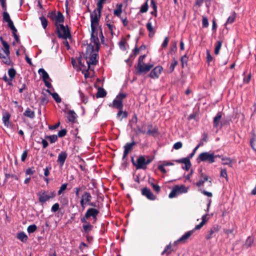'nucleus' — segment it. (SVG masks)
<instances>
[{"mask_svg":"<svg viewBox=\"0 0 256 256\" xmlns=\"http://www.w3.org/2000/svg\"><path fill=\"white\" fill-rule=\"evenodd\" d=\"M152 18H150L148 20V22H147L146 24V27L147 30H148L149 32L154 31V28L152 26V22H150Z\"/></svg>","mask_w":256,"mask_h":256,"instance_id":"nucleus-54","label":"nucleus"},{"mask_svg":"<svg viewBox=\"0 0 256 256\" xmlns=\"http://www.w3.org/2000/svg\"><path fill=\"white\" fill-rule=\"evenodd\" d=\"M184 164V166L182 167V169L185 170L186 171H188L192 166L190 160H188V161H186Z\"/></svg>","mask_w":256,"mask_h":256,"instance_id":"nucleus-59","label":"nucleus"},{"mask_svg":"<svg viewBox=\"0 0 256 256\" xmlns=\"http://www.w3.org/2000/svg\"><path fill=\"white\" fill-rule=\"evenodd\" d=\"M16 238L23 242H26L28 239L27 235L23 232H18Z\"/></svg>","mask_w":256,"mask_h":256,"instance_id":"nucleus-30","label":"nucleus"},{"mask_svg":"<svg viewBox=\"0 0 256 256\" xmlns=\"http://www.w3.org/2000/svg\"><path fill=\"white\" fill-rule=\"evenodd\" d=\"M106 0H98L96 4V10H98V11H102L103 8V4L106 2Z\"/></svg>","mask_w":256,"mask_h":256,"instance_id":"nucleus-42","label":"nucleus"},{"mask_svg":"<svg viewBox=\"0 0 256 256\" xmlns=\"http://www.w3.org/2000/svg\"><path fill=\"white\" fill-rule=\"evenodd\" d=\"M10 178H13L16 180H18V178L16 175L14 174H9L6 173V174H5V179L4 180V182H6L8 179Z\"/></svg>","mask_w":256,"mask_h":256,"instance_id":"nucleus-45","label":"nucleus"},{"mask_svg":"<svg viewBox=\"0 0 256 256\" xmlns=\"http://www.w3.org/2000/svg\"><path fill=\"white\" fill-rule=\"evenodd\" d=\"M177 46H176V42H174L172 44V46H170V50L169 52L168 53V54H172V52H174V54L177 51Z\"/></svg>","mask_w":256,"mask_h":256,"instance_id":"nucleus-49","label":"nucleus"},{"mask_svg":"<svg viewBox=\"0 0 256 256\" xmlns=\"http://www.w3.org/2000/svg\"><path fill=\"white\" fill-rule=\"evenodd\" d=\"M98 54H92L90 57V60L87 62V64L88 68H90V64L96 65L98 62V60L96 59Z\"/></svg>","mask_w":256,"mask_h":256,"instance_id":"nucleus-22","label":"nucleus"},{"mask_svg":"<svg viewBox=\"0 0 256 256\" xmlns=\"http://www.w3.org/2000/svg\"><path fill=\"white\" fill-rule=\"evenodd\" d=\"M46 92H48L52 96V98H54V100L57 103H60L61 102L62 99L56 92L52 93L49 90H47Z\"/></svg>","mask_w":256,"mask_h":256,"instance_id":"nucleus-34","label":"nucleus"},{"mask_svg":"<svg viewBox=\"0 0 256 256\" xmlns=\"http://www.w3.org/2000/svg\"><path fill=\"white\" fill-rule=\"evenodd\" d=\"M194 230H190L186 232L183 236H182L180 238L178 241H180L181 242L184 243L185 241L188 240L193 234Z\"/></svg>","mask_w":256,"mask_h":256,"instance_id":"nucleus-26","label":"nucleus"},{"mask_svg":"<svg viewBox=\"0 0 256 256\" xmlns=\"http://www.w3.org/2000/svg\"><path fill=\"white\" fill-rule=\"evenodd\" d=\"M52 166L50 165H49L48 166H46L45 168L44 169V176L46 177H48L49 176L50 174V171L52 170Z\"/></svg>","mask_w":256,"mask_h":256,"instance_id":"nucleus-57","label":"nucleus"},{"mask_svg":"<svg viewBox=\"0 0 256 256\" xmlns=\"http://www.w3.org/2000/svg\"><path fill=\"white\" fill-rule=\"evenodd\" d=\"M47 17L54 22V26H57L58 24L63 23L64 21V16L60 11L56 10L48 12Z\"/></svg>","mask_w":256,"mask_h":256,"instance_id":"nucleus-3","label":"nucleus"},{"mask_svg":"<svg viewBox=\"0 0 256 256\" xmlns=\"http://www.w3.org/2000/svg\"><path fill=\"white\" fill-rule=\"evenodd\" d=\"M136 142L132 140L130 142H127L124 146V150L122 160L125 162H126V157L128 156V153L133 149L134 146L136 144Z\"/></svg>","mask_w":256,"mask_h":256,"instance_id":"nucleus-7","label":"nucleus"},{"mask_svg":"<svg viewBox=\"0 0 256 256\" xmlns=\"http://www.w3.org/2000/svg\"><path fill=\"white\" fill-rule=\"evenodd\" d=\"M28 150H25L24 151L23 153L22 154V156H21V160L22 162H24L28 156Z\"/></svg>","mask_w":256,"mask_h":256,"instance_id":"nucleus-63","label":"nucleus"},{"mask_svg":"<svg viewBox=\"0 0 256 256\" xmlns=\"http://www.w3.org/2000/svg\"><path fill=\"white\" fill-rule=\"evenodd\" d=\"M101 16V11H98L95 9L90 13V26L92 31L96 30V26L98 25V22Z\"/></svg>","mask_w":256,"mask_h":256,"instance_id":"nucleus-5","label":"nucleus"},{"mask_svg":"<svg viewBox=\"0 0 256 256\" xmlns=\"http://www.w3.org/2000/svg\"><path fill=\"white\" fill-rule=\"evenodd\" d=\"M83 232L85 234H88L90 231L92 230L93 226L90 223H88L87 224H84L82 226Z\"/></svg>","mask_w":256,"mask_h":256,"instance_id":"nucleus-32","label":"nucleus"},{"mask_svg":"<svg viewBox=\"0 0 256 256\" xmlns=\"http://www.w3.org/2000/svg\"><path fill=\"white\" fill-rule=\"evenodd\" d=\"M92 198V196L89 192H84L83 193L80 200V204L83 210L85 208L86 205L91 201Z\"/></svg>","mask_w":256,"mask_h":256,"instance_id":"nucleus-8","label":"nucleus"},{"mask_svg":"<svg viewBox=\"0 0 256 256\" xmlns=\"http://www.w3.org/2000/svg\"><path fill=\"white\" fill-rule=\"evenodd\" d=\"M46 139H48L51 144L54 143L58 140V136L53 134L51 136H45Z\"/></svg>","mask_w":256,"mask_h":256,"instance_id":"nucleus-37","label":"nucleus"},{"mask_svg":"<svg viewBox=\"0 0 256 256\" xmlns=\"http://www.w3.org/2000/svg\"><path fill=\"white\" fill-rule=\"evenodd\" d=\"M67 156L68 154L66 151H62L58 154L57 162L60 164V166H64Z\"/></svg>","mask_w":256,"mask_h":256,"instance_id":"nucleus-18","label":"nucleus"},{"mask_svg":"<svg viewBox=\"0 0 256 256\" xmlns=\"http://www.w3.org/2000/svg\"><path fill=\"white\" fill-rule=\"evenodd\" d=\"M196 160L198 164L202 162L212 164L215 162V160L214 159V152L211 153L207 152H202L199 154Z\"/></svg>","mask_w":256,"mask_h":256,"instance_id":"nucleus-4","label":"nucleus"},{"mask_svg":"<svg viewBox=\"0 0 256 256\" xmlns=\"http://www.w3.org/2000/svg\"><path fill=\"white\" fill-rule=\"evenodd\" d=\"M188 57L187 56V54H186L184 56L181 57L180 62L182 64V68L188 66Z\"/></svg>","mask_w":256,"mask_h":256,"instance_id":"nucleus-35","label":"nucleus"},{"mask_svg":"<svg viewBox=\"0 0 256 256\" xmlns=\"http://www.w3.org/2000/svg\"><path fill=\"white\" fill-rule=\"evenodd\" d=\"M0 40L4 46V49L2 48H1V49L4 50V52L9 53L10 45L6 42L4 40L2 36H0Z\"/></svg>","mask_w":256,"mask_h":256,"instance_id":"nucleus-29","label":"nucleus"},{"mask_svg":"<svg viewBox=\"0 0 256 256\" xmlns=\"http://www.w3.org/2000/svg\"><path fill=\"white\" fill-rule=\"evenodd\" d=\"M108 106L112 108H116L118 110L122 109L124 107L123 101L116 98L113 100L112 103L109 104Z\"/></svg>","mask_w":256,"mask_h":256,"instance_id":"nucleus-16","label":"nucleus"},{"mask_svg":"<svg viewBox=\"0 0 256 256\" xmlns=\"http://www.w3.org/2000/svg\"><path fill=\"white\" fill-rule=\"evenodd\" d=\"M178 64V62L174 58H172V63L171 64L170 66V68H169V70H170V72H169L170 73H172L174 72V68H175V67Z\"/></svg>","mask_w":256,"mask_h":256,"instance_id":"nucleus-40","label":"nucleus"},{"mask_svg":"<svg viewBox=\"0 0 256 256\" xmlns=\"http://www.w3.org/2000/svg\"><path fill=\"white\" fill-rule=\"evenodd\" d=\"M222 40L217 41L216 44L214 48V54L218 55L220 53V50L222 47Z\"/></svg>","mask_w":256,"mask_h":256,"instance_id":"nucleus-36","label":"nucleus"},{"mask_svg":"<svg viewBox=\"0 0 256 256\" xmlns=\"http://www.w3.org/2000/svg\"><path fill=\"white\" fill-rule=\"evenodd\" d=\"M222 117L221 112H218L214 118L213 126L214 128H218L220 126V120Z\"/></svg>","mask_w":256,"mask_h":256,"instance_id":"nucleus-23","label":"nucleus"},{"mask_svg":"<svg viewBox=\"0 0 256 256\" xmlns=\"http://www.w3.org/2000/svg\"><path fill=\"white\" fill-rule=\"evenodd\" d=\"M154 66V64H138L135 66V74L136 75L145 74Z\"/></svg>","mask_w":256,"mask_h":256,"instance_id":"nucleus-6","label":"nucleus"},{"mask_svg":"<svg viewBox=\"0 0 256 256\" xmlns=\"http://www.w3.org/2000/svg\"><path fill=\"white\" fill-rule=\"evenodd\" d=\"M24 116L28 117L30 118H34L35 117V113L34 111H32L30 109L28 108L23 114Z\"/></svg>","mask_w":256,"mask_h":256,"instance_id":"nucleus-31","label":"nucleus"},{"mask_svg":"<svg viewBox=\"0 0 256 256\" xmlns=\"http://www.w3.org/2000/svg\"><path fill=\"white\" fill-rule=\"evenodd\" d=\"M37 227L35 224L29 226L27 228V231L29 234L33 233L36 230Z\"/></svg>","mask_w":256,"mask_h":256,"instance_id":"nucleus-47","label":"nucleus"},{"mask_svg":"<svg viewBox=\"0 0 256 256\" xmlns=\"http://www.w3.org/2000/svg\"><path fill=\"white\" fill-rule=\"evenodd\" d=\"M140 50L138 48L137 45H136L134 48L132 50V54H130V58H134L140 52Z\"/></svg>","mask_w":256,"mask_h":256,"instance_id":"nucleus-52","label":"nucleus"},{"mask_svg":"<svg viewBox=\"0 0 256 256\" xmlns=\"http://www.w3.org/2000/svg\"><path fill=\"white\" fill-rule=\"evenodd\" d=\"M55 26V32L59 38L67 40L72 38L70 29L68 25L64 26L61 23Z\"/></svg>","mask_w":256,"mask_h":256,"instance_id":"nucleus-1","label":"nucleus"},{"mask_svg":"<svg viewBox=\"0 0 256 256\" xmlns=\"http://www.w3.org/2000/svg\"><path fill=\"white\" fill-rule=\"evenodd\" d=\"M181 192L180 191V186L178 185H176L174 186L172 190L170 192L168 195V197L170 198H175L178 195L180 194Z\"/></svg>","mask_w":256,"mask_h":256,"instance_id":"nucleus-20","label":"nucleus"},{"mask_svg":"<svg viewBox=\"0 0 256 256\" xmlns=\"http://www.w3.org/2000/svg\"><path fill=\"white\" fill-rule=\"evenodd\" d=\"M162 70L163 68L162 66H156L152 70L150 74L148 75V76L152 79H157L159 78Z\"/></svg>","mask_w":256,"mask_h":256,"instance_id":"nucleus-11","label":"nucleus"},{"mask_svg":"<svg viewBox=\"0 0 256 256\" xmlns=\"http://www.w3.org/2000/svg\"><path fill=\"white\" fill-rule=\"evenodd\" d=\"M146 156L144 155L140 156L136 160V170H146Z\"/></svg>","mask_w":256,"mask_h":256,"instance_id":"nucleus-10","label":"nucleus"},{"mask_svg":"<svg viewBox=\"0 0 256 256\" xmlns=\"http://www.w3.org/2000/svg\"><path fill=\"white\" fill-rule=\"evenodd\" d=\"M148 0H147L146 2L142 6L140 10V12L141 13H144L146 12L148 8Z\"/></svg>","mask_w":256,"mask_h":256,"instance_id":"nucleus-48","label":"nucleus"},{"mask_svg":"<svg viewBox=\"0 0 256 256\" xmlns=\"http://www.w3.org/2000/svg\"><path fill=\"white\" fill-rule=\"evenodd\" d=\"M2 18L4 22H8V21H10V16L9 14L6 12V10H5L2 13Z\"/></svg>","mask_w":256,"mask_h":256,"instance_id":"nucleus-46","label":"nucleus"},{"mask_svg":"<svg viewBox=\"0 0 256 256\" xmlns=\"http://www.w3.org/2000/svg\"><path fill=\"white\" fill-rule=\"evenodd\" d=\"M8 74L10 76V80H12L15 77L16 71L14 68H10L8 70Z\"/></svg>","mask_w":256,"mask_h":256,"instance_id":"nucleus-41","label":"nucleus"},{"mask_svg":"<svg viewBox=\"0 0 256 256\" xmlns=\"http://www.w3.org/2000/svg\"><path fill=\"white\" fill-rule=\"evenodd\" d=\"M222 160L223 161L222 164L223 165H229L231 166L232 160L230 158L222 157Z\"/></svg>","mask_w":256,"mask_h":256,"instance_id":"nucleus-43","label":"nucleus"},{"mask_svg":"<svg viewBox=\"0 0 256 256\" xmlns=\"http://www.w3.org/2000/svg\"><path fill=\"white\" fill-rule=\"evenodd\" d=\"M148 130L146 133L148 135L152 136H156L159 134L158 129L156 126H154L152 124H149L148 126Z\"/></svg>","mask_w":256,"mask_h":256,"instance_id":"nucleus-14","label":"nucleus"},{"mask_svg":"<svg viewBox=\"0 0 256 256\" xmlns=\"http://www.w3.org/2000/svg\"><path fill=\"white\" fill-rule=\"evenodd\" d=\"M60 208V205L58 203L54 204L52 207V212H57Z\"/></svg>","mask_w":256,"mask_h":256,"instance_id":"nucleus-64","label":"nucleus"},{"mask_svg":"<svg viewBox=\"0 0 256 256\" xmlns=\"http://www.w3.org/2000/svg\"><path fill=\"white\" fill-rule=\"evenodd\" d=\"M236 13L234 12L230 16L225 24V25H226L228 24H232L236 19Z\"/></svg>","mask_w":256,"mask_h":256,"instance_id":"nucleus-39","label":"nucleus"},{"mask_svg":"<svg viewBox=\"0 0 256 256\" xmlns=\"http://www.w3.org/2000/svg\"><path fill=\"white\" fill-rule=\"evenodd\" d=\"M90 40L92 42L96 45V51L98 52L100 47V44L98 37V32H96V30L92 31Z\"/></svg>","mask_w":256,"mask_h":256,"instance_id":"nucleus-15","label":"nucleus"},{"mask_svg":"<svg viewBox=\"0 0 256 256\" xmlns=\"http://www.w3.org/2000/svg\"><path fill=\"white\" fill-rule=\"evenodd\" d=\"M10 114L8 112H5L2 116V121L5 126H8Z\"/></svg>","mask_w":256,"mask_h":256,"instance_id":"nucleus-28","label":"nucleus"},{"mask_svg":"<svg viewBox=\"0 0 256 256\" xmlns=\"http://www.w3.org/2000/svg\"><path fill=\"white\" fill-rule=\"evenodd\" d=\"M78 93L82 102L85 104H86L88 102V98L80 90H78Z\"/></svg>","mask_w":256,"mask_h":256,"instance_id":"nucleus-44","label":"nucleus"},{"mask_svg":"<svg viewBox=\"0 0 256 256\" xmlns=\"http://www.w3.org/2000/svg\"><path fill=\"white\" fill-rule=\"evenodd\" d=\"M48 192L44 190L42 192H38L37 193V196L38 197V200L40 202L44 204L50 200V197L48 196Z\"/></svg>","mask_w":256,"mask_h":256,"instance_id":"nucleus-17","label":"nucleus"},{"mask_svg":"<svg viewBox=\"0 0 256 256\" xmlns=\"http://www.w3.org/2000/svg\"><path fill=\"white\" fill-rule=\"evenodd\" d=\"M106 95V92L102 88H98V92L96 94V96L97 98H104Z\"/></svg>","mask_w":256,"mask_h":256,"instance_id":"nucleus-33","label":"nucleus"},{"mask_svg":"<svg viewBox=\"0 0 256 256\" xmlns=\"http://www.w3.org/2000/svg\"><path fill=\"white\" fill-rule=\"evenodd\" d=\"M76 116L77 115L74 110H70L68 111L67 118L69 122L74 123Z\"/></svg>","mask_w":256,"mask_h":256,"instance_id":"nucleus-21","label":"nucleus"},{"mask_svg":"<svg viewBox=\"0 0 256 256\" xmlns=\"http://www.w3.org/2000/svg\"><path fill=\"white\" fill-rule=\"evenodd\" d=\"M208 25H209V23H208V18L205 16H202V28H208Z\"/></svg>","mask_w":256,"mask_h":256,"instance_id":"nucleus-51","label":"nucleus"},{"mask_svg":"<svg viewBox=\"0 0 256 256\" xmlns=\"http://www.w3.org/2000/svg\"><path fill=\"white\" fill-rule=\"evenodd\" d=\"M35 172V170L34 167L29 168L26 170V175H32Z\"/></svg>","mask_w":256,"mask_h":256,"instance_id":"nucleus-61","label":"nucleus"},{"mask_svg":"<svg viewBox=\"0 0 256 256\" xmlns=\"http://www.w3.org/2000/svg\"><path fill=\"white\" fill-rule=\"evenodd\" d=\"M48 100L46 96L45 95H44V96L40 98V105H42V106L46 105L48 103Z\"/></svg>","mask_w":256,"mask_h":256,"instance_id":"nucleus-60","label":"nucleus"},{"mask_svg":"<svg viewBox=\"0 0 256 256\" xmlns=\"http://www.w3.org/2000/svg\"><path fill=\"white\" fill-rule=\"evenodd\" d=\"M206 61L208 63H210V62H211L213 58L211 56L210 50H206Z\"/></svg>","mask_w":256,"mask_h":256,"instance_id":"nucleus-58","label":"nucleus"},{"mask_svg":"<svg viewBox=\"0 0 256 256\" xmlns=\"http://www.w3.org/2000/svg\"><path fill=\"white\" fill-rule=\"evenodd\" d=\"M181 242L180 241H178V239L175 241L172 245V244L171 242H170L164 248V250L162 252L161 255L164 256L165 254H166L167 256L170 255L172 252H174L176 250H174V248H172V246L173 248L176 246L177 244Z\"/></svg>","mask_w":256,"mask_h":256,"instance_id":"nucleus-9","label":"nucleus"},{"mask_svg":"<svg viewBox=\"0 0 256 256\" xmlns=\"http://www.w3.org/2000/svg\"><path fill=\"white\" fill-rule=\"evenodd\" d=\"M151 186H152L153 190L156 192V194H158L160 192V187L158 184L152 183Z\"/></svg>","mask_w":256,"mask_h":256,"instance_id":"nucleus-55","label":"nucleus"},{"mask_svg":"<svg viewBox=\"0 0 256 256\" xmlns=\"http://www.w3.org/2000/svg\"><path fill=\"white\" fill-rule=\"evenodd\" d=\"M39 18L40 20L42 26V28L44 30H46L48 26V20L46 18V17H44V16H40Z\"/></svg>","mask_w":256,"mask_h":256,"instance_id":"nucleus-38","label":"nucleus"},{"mask_svg":"<svg viewBox=\"0 0 256 256\" xmlns=\"http://www.w3.org/2000/svg\"><path fill=\"white\" fill-rule=\"evenodd\" d=\"M128 116V112L126 111H123L122 109L118 110L116 114V118L120 121H122L123 118H126Z\"/></svg>","mask_w":256,"mask_h":256,"instance_id":"nucleus-24","label":"nucleus"},{"mask_svg":"<svg viewBox=\"0 0 256 256\" xmlns=\"http://www.w3.org/2000/svg\"><path fill=\"white\" fill-rule=\"evenodd\" d=\"M99 213L100 211L94 208H90L87 210L84 216L80 218V221L84 224H87L88 223H90L88 222V220L92 217V223L94 224L98 220L97 216Z\"/></svg>","mask_w":256,"mask_h":256,"instance_id":"nucleus-2","label":"nucleus"},{"mask_svg":"<svg viewBox=\"0 0 256 256\" xmlns=\"http://www.w3.org/2000/svg\"><path fill=\"white\" fill-rule=\"evenodd\" d=\"M38 72L42 76L44 82L47 80H51L49 76V75L44 68H40L38 70Z\"/></svg>","mask_w":256,"mask_h":256,"instance_id":"nucleus-25","label":"nucleus"},{"mask_svg":"<svg viewBox=\"0 0 256 256\" xmlns=\"http://www.w3.org/2000/svg\"><path fill=\"white\" fill-rule=\"evenodd\" d=\"M220 229V226L218 225H214L210 230L208 232L206 236V239L210 240L211 238L215 236V234L218 233Z\"/></svg>","mask_w":256,"mask_h":256,"instance_id":"nucleus-12","label":"nucleus"},{"mask_svg":"<svg viewBox=\"0 0 256 256\" xmlns=\"http://www.w3.org/2000/svg\"><path fill=\"white\" fill-rule=\"evenodd\" d=\"M142 194L146 196L148 200H154L156 198V196L154 194L150 189L147 187L144 188L142 190Z\"/></svg>","mask_w":256,"mask_h":256,"instance_id":"nucleus-13","label":"nucleus"},{"mask_svg":"<svg viewBox=\"0 0 256 256\" xmlns=\"http://www.w3.org/2000/svg\"><path fill=\"white\" fill-rule=\"evenodd\" d=\"M208 180V176H206L203 180H199L198 182H196V186L198 187H200L201 186H202L204 182Z\"/></svg>","mask_w":256,"mask_h":256,"instance_id":"nucleus-56","label":"nucleus"},{"mask_svg":"<svg viewBox=\"0 0 256 256\" xmlns=\"http://www.w3.org/2000/svg\"><path fill=\"white\" fill-rule=\"evenodd\" d=\"M123 4L122 3L117 4L116 5V8L114 10V14L115 16L120 17V14L122 12V8Z\"/></svg>","mask_w":256,"mask_h":256,"instance_id":"nucleus-27","label":"nucleus"},{"mask_svg":"<svg viewBox=\"0 0 256 256\" xmlns=\"http://www.w3.org/2000/svg\"><path fill=\"white\" fill-rule=\"evenodd\" d=\"M4 54L6 56L0 52V58L2 59V62L8 66L12 65L13 64L10 59V51L9 50V53L4 52Z\"/></svg>","mask_w":256,"mask_h":256,"instance_id":"nucleus-19","label":"nucleus"},{"mask_svg":"<svg viewBox=\"0 0 256 256\" xmlns=\"http://www.w3.org/2000/svg\"><path fill=\"white\" fill-rule=\"evenodd\" d=\"M67 130L64 128L58 132V136L60 138H62L66 134Z\"/></svg>","mask_w":256,"mask_h":256,"instance_id":"nucleus-62","label":"nucleus"},{"mask_svg":"<svg viewBox=\"0 0 256 256\" xmlns=\"http://www.w3.org/2000/svg\"><path fill=\"white\" fill-rule=\"evenodd\" d=\"M220 176V177L225 178L227 181L228 180V176L226 168H221Z\"/></svg>","mask_w":256,"mask_h":256,"instance_id":"nucleus-53","label":"nucleus"},{"mask_svg":"<svg viewBox=\"0 0 256 256\" xmlns=\"http://www.w3.org/2000/svg\"><path fill=\"white\" fill-rule=\"evenodd\" d=\"M254 240L250 236H248L246 241L245 246L246 248H249L251 246Z\"/></svg>","mask_w":256,"mask_h":256,"instance_id":"nucleus-50","label":"nucleus"}]
</instances>
